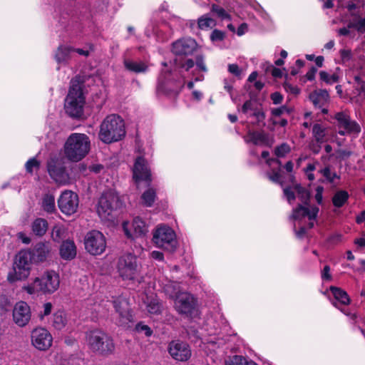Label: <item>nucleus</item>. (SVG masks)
Here are the masks:
<instances>
[{"mask_svg":"<svg viewBox=\"0 0 365 365\" xmlns=\"http://www.w3.org/2000/svg\"><path fill=\"white\" fill-rule=\"evenodd\" d=\"M248 135L250 136L251 140L255 145H257L259 141H260L264 144L271 146V144L269 143V135L264 132L250 130L248 132Z\"/></svg>","mask_w":365,"mask_h":365,"instance_id":"c85d7f7f","label":"nucleus"},{"mask_svg":"<svg viewBox=\"0 0 365 365\" xmlns=\"http://www.w3.org/2000/svg\"><path fill=\"white\" fill-rule=\"evenodd\" d=\"M39 165H40V164H39V162L38 160H36L35 158H31L26 163V171L28 173H33V168H38Z\"/></svg>","mask_w":365,"mask_h":365,"instance_id":"8fccbe9b","label":"nucleus"},{"mask_svg":"<svg viewBox=\"0 0 365 365\" xmlns=\"http://www.w3.org/2000/svg\"><path fill=\"white\" fill-rule=\"evenodd\" d=\"M330 290L336 301V302H333L335 307H337V302L343 305H347L350 303L349 295L344 290L336 287H331Z\"/></svg>","mask_w":365,"mask_h":365,"instance_id":"393cba45","label":"nucleus"},{"mask_svg":"<svg viewBox=\"0 0 365 365\" xmlns=\"http://www.w3.org/2000/svg\"><path fill=\"white\" fill-rule=\"evenodd\" d=\"M88 168L91 172L98 174L104 169V166L101 164H95L90 165Z\"/></svg>","mask_w":365,"mask_h":365,"instance_id":"bf43d9fd","label":"nucleus"},{"mask_svg":"<svg viewBox=\"0 0 365 365\" xmlns=\"http://www.w3.org/2000/svg\"><path fill=\"white\" fill-rule=\"evenodd\" d=\"M125 135L124 120L118 115H108L100 126L99 139L106 144L120 140Z\"/></svg>","mask_w":365,"mask_h":365,"instance_id":"f03ea898","label":"nucleus"},{"mask_svg":"<svg viewBox=\"0 0 365 365\" xmlns=\"http://www.w3.org/2000/svg\"><path fill=\"white\" fill-rule=\"evenodd\" d=\"M212 11L216 13L222 19H231V16L225 10L217 4H212Z\"/></svg>","mask_w":365,"mask_h":365,"instance_id":"79ce46f5","label":"nucleus"},{"mask_svg":"<svg viewBox=\"0 0 365 365\" xmlns=\"http://www.w3.org/2000/svg\"><path fill=\"white\" fill-rule=\"evenodd\" d=\"M309 98L316 108L322 109V113H328L327 106L329 103V94L327 90H315L309 94Z\"/></svg>","mask_w":365,"mask_h":365,"instance_id":"a211bd4d","label":"nucleus"},{"mask_svg":"<svg viewBox=\"0 0 365 365\" xmlns=\"http://www.w3.org/2000/svg\"><path fill=\"white\" fill-rule=\"evenodd\" d=\"M153 242L158 247L168 252H174L177 249L178 242L175 232L168 226L158 227L153 233Z\"/></svg>","mask_w":365,"mask_h":365,"instance_id":"6e6552de","label":"nucleus"},{"mask_svg":"<svg viewBox=\"0 0 365 365\" xmlns=\"http://www.w3.org/2000/svg\"><path fill=\"white\" fill-rule=\"evenodd\" d=\"M354 81L358 84L360 91L365 92V81H362L359 76H355Z\"/></svg>","mask_w":365,"mask_h":365,"instance_id":"e2e57ef3","label":"nucleus"},{"mask_svg":"<svg viewBox=\"0 0 365 365\" xmlns=\"http://www.w3.org/2000/svg\"><path fill=\"white\" fill-rule=\"evenodd\" d=\"M135 331L138 333H144L146 336H150L153 334V331L150 327L143 324L142 322H139L136 324Z\"/></svg>","mask_w":365,"mask_h":365,"instance_id":"c03bdc74","label":"nucleus"},{"mask_svg":"<svg viewBox=\"0 0 365 365\" xmlns=\"http://www.w3.org/2000/svg\"><path fill=\"white\" fill-rule=\"evenodd\" d=\"M197 24L200 29H212L216 26V21L212 18L202 16L198 19Z\"/></svg>","mask_w":365,"mask_h":365,"instance_id":"c9c22d12","label":"nucleus"},{"mask_svg":"<svg viewBox=\"0 0 365 365\" xmlns=\"http://www.w3.org/2000/svg\"><path fill=\"white\" fill-rule=\"evenodd\" d=\"M337 158L340 159L348 158L351 155V152L346 150H339L337 152Z\"/></svg>","mask_w":365,"mask_h":365,"instance_id":"0e129e2a","label":"nucleus"},{"mask_svg":"<svg viewBox=\"0 0 365 365\" xmlns=\"http://www.w3.org/2000/svg\"><path fill=\"white\" fill-rule=\"evenodd\" d=\"M228 71L235 76H240L242 73V71L240 69L237 64H230L228 66Z\"/></svg>","mask_w":365,"mask_h":365,"instance_id":"5fc2aeb1","label":"nucleus"},{"mask_svg":"<svg viewBox=\"0 0 365 365\" xmlns=\"http://www.w3.org/2000/svg\"><path fill=\"white\" fill-rule=\"evenodd\" d=\"M292 181L294 179V176H292L291 178ZM294 189V190H297V184L294 183V182H292V187H284V194L285 197H287L288 202L291 204L293 200L295 199V195L294 192L292 190Z\"/></svg>","mask_w":365,"mask_h":365,"instance_id":"ea45409f","label":"nucleus"},{"mask_svg":"<svg viewBox=\"0 0 365 365\" xmlns=\"http://www.w3.org/2000/svg\"><path fill=\"white\" fill-rule=\"evenodd\" d=\"M250 99L246 101L244 104L242 106V112L243 113H247L248 110H253L255 111V109H257V107L254 106V101L252 100V93H250Z\"/></svg>","mask_w":365,"mask_h":365,"instance_id":"a18cd8bd","label":"nucleus"},{"mask_svg":"<svg viewBox=\"0 0 365 365\" xmlns=\"http://www.w3.org/2000/svg\"><path fill=\"white\" fill-rule=\"evenodd\" d=\"M119 202V197L113 190H108L103 192L99 198L98 205H117Z\"/></svg>","mask_w":365,"mask_h":365,"instance_id":"b1692460","label":"nucleus"},{"mask_svg":"<svg viewBox=\"0 0 365 365\" xmlns=\"http://www.w3.org/2000/svg\"><path fill=\"white\" fill-rule=\"evenodd\" d=\"M196 41L191 38H180L171 44V52L175 56L173 64L178 68L188 71L194 65V60L187 58L192 55L197 49Z\"/></svg>","mask_w":365,"mask_h":365,"instance_id":"f257e3e1","label":"nucleus"},{"mask_svg":"<svg viewBox=\"0 0 365 365\" xmlns=\"http://www.w3.org/2000/svg\"><path fill=\"white\" fill-rule=\"evenodd\" d=\"M322 173L323 176L329 182H334L335 179H339V177L336 175L335 172H332L329 167H326L323 170H322Z\"/></svg>","mask_w":365,"mask_h":365,"instance_id":"37998d69","label":"nucleus"},{"mask_svg":"<svg viewBox=\"0 0 365 365\" xmlns=\"http://www.w3.org/2000/svg\"><path fill=\"white\" fill-rule=\"evenodd\" d=\"M85 97L81 86L73 84L69 88L65 100L66 113L72 118L80 119L83 115Z\"/></svg>","mask_w":365,"mask_h":365,"instance_id":"423d86ee","label":"nucleus"},{"mask_svg":"<svg viewBox=\"0 0 365 365\" xmlns=\"http://www.w3.org/2000/svg\"><path fill=\"white\" fill-rule=\"evenodd\" d=\"M133 178L135 182L144 180L150 185L151 182V173L148 167V163L142 156H138L133 168Z\"/></svg>","mask_w":365,"mask_h":365,"instance_id":"dca6fc26","label":"nucleus"},{"mask_svg":"<svg viewBox=\"0 0 365 365\" xmlns=\"http://www.w3.org/2000/svg\"><path fill=\"white\" fill-rule=\"evenodd\" d=\"M66 324V319L63 312L58 311L53 314V325L56 329H62Z\"/></svg>","mask_w":365,"mask_h":365,"instance_id":"473e14b6","label":"nucleus"},{"mask_svg":"<svg viewBox=\"0 0 365 365\" xmlns=\"http://www.w3.org/2000/svg\"><path fill=\"white\" fill-rule=\"evenodd\" d=\"M225 32L218 29H214L210 35V40L215 41H222L225 38Z\"/></svg>","mask_w":365,"mask_h":365,"instance_id":"49530a36","label":"nucleus"},{"mask_svg":"<svg viewBox=\"0 0 365 365\" xmlns=\"http://www.w3.org/2000/svg\"><path fill=\"white\" fill-rule=\"evenodd\" d=\"M298 217L300 216L299 221H305L306 218L308 219V228L313 227L314 221L319 212L318 207H298Z\"/></svg>","mask_w":365,"mask_h":365,"instance_id":"412c9836","label":"nucleus"},{"mask_svg":"<svg viewBox=\"0 0 365 365\" xmlns=\"http://www.w3.org/2000/svg\"><path fill=\"white\" fill-rule=\"evenodd\" d=\"M335 118L338 122L339 134L341 135H358L361 132V127L358 123L351 119L350 116L344 112L337 113Z\"/></svg>","mask_w":365,"mask_h":365,"instance_id":"f8f14e48","label":"nucleus"},{"mask_svg":"<svg viewBox=\"0 0 365 365\" xmlns=\"http://www.w3.org/2000/svg\"><path fill=\"white\" fill-rule=\"evenodd\" d=\"M117 268L123 280L134 281L138 275L136 256L130 252L122 255L118 259Z\"/></svg>","mask_w":365,"mask_h":365,"instance_id":"9d476101","label":"nucleus"},{"mask_svg":"<svg viewBox=\"0 0 365 365\" xmlns=\"http://www.w3.org/2000/svg\"><path fill=\"white\" fill-rule=\"evenodd\" d=\"M225 365H250V361L242 356L234 355L225 361Z\"/></svg>","mask_w":365,"mask_h":365,"instance_id":"72a5a7b5","label":"nucleus"},{"mask_svg":"<svg viewBox=\"0 0 365 365\" xmlns=\"http://www.w3.org/2000/svg\"><path fill=\"white\" fill-rule=\"evenodd\" d=\"M252 115L257 119V124L258 125H260V123H262V125L265 126V123L262 122L263 120L265 118V113L263 111H262L260 109L257 108V109H255Z\"/></svg>","mask_w":365,"mask_h":365,"instance_id":"09e8293b","label":"nucleus"},{"mask_svg":"<svg viewBox=\"0 0 365 365\" xmlns=\"http://www.w3.org/2000/svg\"><path fill=\"white\" fill-rule=\"evenodd\" d=\"M317 72V68L314 66H312V68L306 73L305 77L309 81H313L315 78V75H316Z\"/></svg>","mask_w":365,"mask_h":365,"instance_id":"052dcab7","label":"nucleus"},{"mask_svg":"<svg viewBox=\"0 0 365 365\" xmlns=\"http://www.w3.org/2000/svg\"><path fill=\"white\" fill-rule=\"evenodd\" d=\"M59 252L61 257L65 260L74 259L77 254L74 242L70 240L63 241L60 246Z\"/></svg>","mask_w":365,"mask_h":365,"instance_id":"4be33fe9","label":"nucleus"},{"mask_svg":"<svg viewBox=\"0 0 365 365\" xmlns=\"http://www.w3.org/2000/svg\"><path fill=\"white\" fill-rule=\"evenodd\" d=\"M58 205H78V196L71 190H65L58 200Z\"/></svg>","mask_w":365,"mask_h":365,"instance_id":"5701e85b","label":"nucleus"},{"mask_svg":"<svg viewBox=\"0 0 365 365\" xmlns=\"http://www.w3.org/2000/svg\"><path fill=\"white\" fill-rule=\"evenodd\" d=\"M48 171L50 175L58 182L65 183L68 180V174L66 168L58 161L53 160L48 163Z\"/></svg>","mask_w":365,"mask_h":365,"instance_id":"6ab92c4d","label":"nucleus"},{"mask_svg":"<svg viewBox=\"0 0 365 365\" xmlns=\"http://www.w3.org/2000/svg\"><path fill=\"white\" fill-rule=\"evenodd\" d=\"M323 3L322 7L324 9H331L334 6V0H319Z\"/></svg>","mask_w":365,"mask_h":365,"instance_id":"774afa93","label":"nucleus"},{"mask_svg":"<svg viewBox=\"0 0 365 365\" xmlns=\"http://www.w3.org/2000/svg\"><path fill=\"white\" fill-rule=\"evenodd\" d=\"M60 284L59 276L53 271H47L36 277L33 282L24 287L27 293L32 294L36 292L51 294L58 289Z\"/></svg>","mask_w":365,"mask_h":365,"instance_id":"20e7f679","label":"nucleus"},{"mask_svg":"<svg viewBox=\"0 0 365 365\" xmlns=\"http://www.w3.org/2000/svg\"><path fill=\"white\" fill-rule=\"evenodd\" d=\"M125 68L131 72L140 73L147 69L146 65L143 62L133 61L129 58H125L123 61Z\"/></svg>","mask_w":365,"mask_h":365,"instance_id":"cd10ccee","label":"nucleus"},{"mask_svg":"<svg viewBox=\"0 0 365 365\" xmlns=\"http://www.w3.org/2000/svg\"><path fill=\"white\" fill-rule=\"evenodd\" d=\"M322 191H323L322 187H318L317 188L315 199L319 204L322 203Z\"/></svg>","mask_w":365,"mask_h":365,"instance_id":"338daca9","label":"nucleus"},{"mask_svg":"<svg viewBox=\"0 0 365 365\" xmlns=\"http://www.w3.org/2000/svg\"><path fill=\"white\" fill-rule=\"evenodd\" d=\"M330 267L329 265H325L322 272V278L325 280H331V276L329 273Z\"/></svg>","mask_w":365,"mask_h":365,"instance_id":"13d9d810","label":"nucleus"},{"mask_svg":"<svg viewBox=\"0 0 365 365\" xmlns=\"http://www.w3.org/2000/svg\"><path fill=\"white\" fill-rule=\"evenodd\" d=\"M147 309L150 314H158L161 312V304L154 298H148Z\"/></svg>","mask_w":365,"mask_h":365,"instance_id":"f704fd0d","label":"nucleus"},{"mask_svg":"<svg viewBox=\"0 0 365 365\" xmlns=\"http://www.w3.org/2000/svg\"><path fill=\"white\" fill-rule=\"evenodd\" d=\"M175 307L180 314L185 315L190 319H194L199 315L197 299L187 292L177 295Z\"/></svg>","mask_w":365,"mask_h":365,"instance_id":"1a4fd4ad","label":"nucleus"},{"mask_svg":"<svg viewBox=\"0 0 365 365\" xmlns=\"http://www.w3.org/2000/svg\"><path fill=\"white\" fill-rule=\"evenodd\" d=\"M73 51L72 47L61 46L58 48L56 53V59L58 63L66 62L70 57V53Z\"/></svg>","mask_w":365,"mask_h":365,"instance_id":"7c9ffc66","label":"nucleus"},{"mask_svg":"<svg viewBox=\"0 0 365 365\" xmlns=\"http://www.w3.org/2000/svg\"><path fill=\"white\" fill-rule=\"evenodd\" d=\"M186 334L188 339H190L192 337L195 339H198V331L194 327H190L187 329H186Z\"/></svg>","mask_w":365,"mask_h":365,"instance_id":"864d4df0","label":"nucleus"},{"mask_svg":"<svg viewBox=\"0 0 365 365\" xmlns=\"http://www.w3.org/2000/svg\"><path fill=\"white\" fill-rule=\"evenodd\" d=\"M353 26L358 31L363 32L365 28V17L360 19Z\"/></svg>","mask_w":365,"mask_h":365,"instance_id":"4d7b16f0","label":"nucleus"},{"mask_svg":"<svg viewBox=\"0 0 365 365\" xmlns=\"http://www.w3.org/2000/svg\"><path fill=\"white\" fill-rule=\"evenodd\" d=\"M155 191L153 188H150L142 195V199L147 205H151L155 202Z\"/></svg>","mask_w":365,"mask_h":365,"instance_id":"a19ab883","label":"nucleus"},{"mask_svg":"<svg viewBox=\"0 0 365 365\" xmlns=\"http://www.w3.org/2000/svg\"><path fill=\"white\" fill-rule=\"evenodd\" d=\"M349 197V194L346 191L341 190L337 192L333 197L334 205H343Z\"/></svg>","mask_w":365,"mask_h":365,"instance_id":"e433bc0d","label":"nucleus"},{"mask_svg":"<svg viewBox=\"0 0 365 365\" xmlns=\"http://www.w3.org/2000/svg\"><path fill=\"white\" fill-rule=\"evenodd\" d=\"M326 127L319 123H315L312 127V135L317 143L324 142L326 135Z\"/></svg>","mask_w":365,"mask_h":365,"instance_id":"2f4dec72","label":"nucleus"},{"mask_svg":"<svg viewBox=\"0 0 365 365\" xmlns=\"http://www.w3.org/2000/svg\"><path fill=\"white\" fill-rule=\"evenodd\" d=\"M83 243L86 250L91 255H101L106 247L105 236L102 232L96 230L86 233Z\"/></svg>","mask_w":365,"mask_h":365,"instance_id":"9b49d317","label":"nucleus"},{"mask_svg":"<svg viewBox=\"0 0 365 365\" xmlns=\"http://www.w3.org/2000/svg\"><path fill=\"white\" fill-rule=\"evenodd\" d=\"M168 350L170 356L179 361H187L192 354L189 344L180 340L171 341Z\"/></svg>","mask_w":365,"mask_h":365,"instance_id":"ddd939ff","label":"nucleus"},{"mask_svg":"<svg viewBox=\"0 0 365 365\" xmlns=\"http://www.w3.org/2000/svg\"><path fill=\"white\" fill-rule=\"evenodd\" d=\"M42 205H55L54 196L51 194H45L42 199Z\"/></svg>","mask_w":365,"mask_h":365,"instance_id":"3c124183","label":"nucleus"},{"mask_svg":"<svg viewBox=\"0 0 365 365\" xmlns=\"http://www.w3.org/2000/svg\"><path fill=\"white\" fill-rule=\"evenodd\" d=\"M28 252L30 255V259L34 263H41L46 261L51 257V245L48 242H39L32 248L24 250Z\"/></svg>","mask_w":365,"mask_h":365,"instance_id":"2eb2a0df","label":"nucleus"},{"mask_svg":"<svg viewBox=\"0 0 365 365\" xmlns=\"http://www.w3.org/2000/svg\"><path fill=\"white\" fill-rule=\"evenodd\" d=\"M271 99L273 101L274 104H279L281 103L283 97L279 92H274L271 94Z\"/></svg>","mask_w":365,"mask_h":365,"instance_id":"6e6d98bb","label":"nucleus"},{"mask_svg":"<svg viewBox=\"0 0 365 365\" xmlns=\"http://www.w3.org/2000/svg\"><path fill=\"white\" fill-rule=\"evenodd\" d=\"M290 150L291 148L289 145L286 143H283L274 148V153L277 156L276 158L278 159V158L285 157L286 155L290 152Z\"/></svg>","mask_w":365,"mask_h":365,"instance_id":"58836bf2","label":"nucleus"},{"mask_svg":"<svg viewBox=\"0 0 365 365\" xmlns=\"http://www.w3.org/2000/svg\"><path fill=\"white\" fill-rule=\"evenodd\" d=\"M90 146L91 141L86 134L74 133L69 135L64 144V153L69 160L78 162L88 153Z\"/></svg>","mask_w":365,"mask_h":365,"instance_id":"7ed1b4c3","label":"nucleus"},{"mask_svg":"<svg viewBox=\"0 0 365 365\" xmlns=\"http://www.w3.org/2000/svg\"><path fill=\"white\" fill-rule=\"evenodd\" d=\"M271 68H272V75L274 77V78H282V71L278 68H276L274 67V66H270Z\"/></svg>","mask_w":365,"mask_h":365,"instance_id":"69168bd1","label":"nucleus"},{"mask_svg":"<svg viewBox=\"0 0 365 365\" xmlns=\"http://www.w3.org/2000/svg\"><path fill=\"white\" fill-rule=\"evenodd\" d=\"M267 164L272 168L271 172L267 173L269 179L274 182L280 184L284 186V177L282 174L281 161L277 158L267 159Z\"/></svg>","mask_w":365,"mask_h":365,"instance_id":"aec40b11","label":"nucleus"},{"mask_svg":"<svg viewBox=\"0 0 365 365\" xmlns=\"http://www.w3.org/2000/svg\"><path fill=\"white\" fill-rule=\"evenodd\" d=\"M195 64H196L197 67L200 71L205 72L207 71V68L205 64L204 63V56L202 54L197 55L195 56V61H194Z\"/></svg>","mask_w":365,"mask_h":365,"instance_id":"de8ad7c7","label":"nucleus"},{"mask_svg":"<svg viewBox=\"0 0 365 365\" xmlns=\"http://www.w3.org/2000/svg\"><path fill=\"white\" fill-rule=\"evenodd\" d=\"M87 341L91 349L96 354L107 356L115 351V344L110 336L101 330H93L88 334Z\"/></svg>","mask_w":365,"mask_h":365,"instance_id":"39448f33","label":"nucleus"},{"mask_svg":"<svg viewBox=\"0 0 365 365\" xmlns=\"http://www.w3.org/2000/svg\"><path fill=\"white\" fill-rule=\"evenodd\" d=\"M32 263L29 252L24 250H21L14 257L12 271L8 274V281L14 283L27 279L30 274Z\"/></svg>","mask_w":365,"mask_h":365,"instance_id":"0eeeda50","label":"nucleus"},{"mask_svg":"<svg viewBox=\"0 0 365 365\" xmlns=\"http://www.w3.org/2000/svg\"><path fill=\"white\" fill-rule=\"evenodd\" d=\"M133 227L134 230V235H135V237L144 236L148 232L145 223L139 217H137L133 219Z\"/></svg>","mask_w":365,"mask_h":365,"instance_id":"c756f323","label":"nucleus"},{"mask_svg":"<svg viewBox=\"0 0 365 365\" xmlns=\"http://www.w3.org/2000/svg\"><path fill=\"white\" fill-rule=\"evenodd\" d=\"M319 78L327 84H333L339 81V77L336 74L334 73L331 75L324 71L319 72Z\"/></svg>","mask_w":365,"mask_h":365,"instance_id":"4c0bfd02","label":"nucleus"},{"mask_svg":"<svg viewBox=\"0 0 365 365\" xmlns=\"http://www.w3.org/2000/svg\"><path fill=\"white\" fill-rule=\"evenodd\" d=\"M52 341L51 334L44 328H36L31 332L32 344L38 350H48L51 346Z\"/></svg>","mask_w":365,"mask_h":365,"instance_id":"4468645a","label":"nucleus"},{"mask_svg":"<svg viewBox=\"0 0 365 365\" xmlns=\"http://www.w3.org/2000/svg\"><path fill=\"white\" fill-rule=\"evenodd\" d=\"M13 319L19 327H24L29 323L31 319V311L26 302L21 301L16 304L13 309Z\"/></svg>","mask_w":365,"mask_h":365,"instance_id":"f3484780","label":"nucleus"},{"mask_svg":"<svg viewBox=\"0 0 365 365\" xmlns=\"http://www.w3.org/2000/svg\"><path fill=\"white\" fill-rule=\"evenodd\" d=\"M285 111H288L286 106H283L280 108H274L272 110V115L274 116H280L282 114H283Z\"/></svg>","mask_w":365,"mask_h":365,"instance_id":"680f3d73","label":"nucleus"},{"mask_svg":"<svg viewBox=\"0 0 365 365\" xmlns=\"http://www.w3.org/2000/svg\"><path fill=\"white\" fill-rule=\"evenodd\" d=\"M117 207H97V212L102 219L114 222L116 219V214L114 213Z\"/></svg>","mask_w":365,"mask_h":365,"instance_id":"bb28decb","label":"nucleus"},{"mask_svg":"<svg viewBox=\"0 0 365 365\" xmlns=\"http://www.w3.org/2000/svg\"><path fill=\"white\" fill-rule=\"evenodd\" d=\"M61 212L67 216H71L77 212L78 207H59Z\"/></svg>","mask_w":365,"mask_h":365,"instance_id":"603ef678","label":"nucleus"},{"mask_svg":"<svg viewBox=\"0 0 365 365\" xmlns=\"http://www.w3.org/2000/svg\"><path fill=\"white\" fill-rule=\"evenodd\" d=\"M48 229V222L45 219L36 218L31 225V230L34 235L38 237L44 235Z\"/></svg>","mask_w":365,"mask_h":365,"instance_id":"a878e982","label":"nucleus"}]
</instances>
